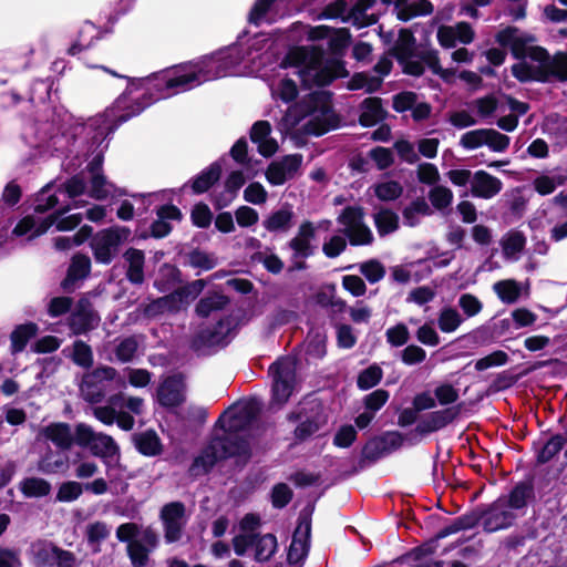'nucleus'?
Here are the masks:
<instances>
[{"label": "nucleus", "mask_w": 567, "mask_h": 567, "mask_svg": "<svg viewBox=\"0 0 567 567\" xmlns=\"http://www.w3.org/2000/svg\"><path fill=\"white\" fill-rule=\"evenodd\" d=\"M369 156L374 161L380 171L389 168L394 163L393 153L388 147L375 146L369 152Z\"/></svg>", "instance_id": "obj_64"}, {"label": "nucleus", "mask_w": 567, "mask_h": 567, "mask_svg": "<svg viewBox=\"0 0 567 567\" xmlns=\"http://www.w3.org/2000/svg\"><path fill=\"white\" fill-rule=\"evenodd\" d=\"M480 523L483 524V517L481 507H477L475 511L463 514L456 518L449 525L440 530L441 536H450L456 534L461 530L472 529L476 527Z\"/></svg>", "instance_id": "obj_29"}, {"label": "nucleus", "mask_w": 567, "mask_h": 567, "mask_svg": "<svg viewBox=\"0 0 567 567\" xmlns=\"http://www.w3.org/2000/svg\"><path fill=\"white\" fill-rule=\"evenodd\" d=\"M235 458L237 464H247L251 458V446L241 434L223 432L213 436L193 460L189 472L193 475L208 474L221 461Z\"/></svg>", "instance_id": "obj_1"}, {"label": "nucleus", "mask_w": 567, "mask_h": 567, "mask_svg": "<svg viewBox=\"0 0 567 567\" xmlns=\"http://www.w3.org/2000/svg\"><path fill=\"white\" fill-rule=\"evenodd\" d=\"M509 360L508 354L503 350H495L492 353L478 359L475 362L476 371H484L492 367H501L507 363Z\"/></svg>", "instance_id": "obj_59"}, {"label": "nucleus", "mask_w": 567, "mask_h": 567, "mask_svg": "<svg viewBox=\"0 0 567 567\" xmlns=\"http://www.w3.org/2000/svg\"><path fill=\"white\" fill-rule=\"evenodd\" d=\"M509 136L499 133L494 128H486L485 131V145L488 146L493 152L502 153L505 152L509 146Z\"/></svg>", "instance_id": "obj_57"}, {"label": "nucleus", "mask_w": 567, "mask_h": 567, "mask_svg": "<svg viewBox=\"0 0 567 567\" xmlns=\"http://www.w3.org/2000/svg\"><path fill=\"white\" fill-rule=\"evenodd\" d=\"M38 565L49 567H75L76 556L74 553L58 547L52 543L38 542Z\"/></svg>", "instance_id": "obj_12"}, {"label": "nucleus", "mask_w": 567, "mask_h": 567, "mask_svg": "<svg viewBox=\"0 0 567 567\" xmlns=\"http://www.w3.org/2000/svg\"><path fill=\"white\" fill-rule=\"evenodd\" d=\"M277 0H256L248 13V22L259 27Z\"/></svg>", "instance_id": "obj_54"}, {"label": "nucleus", "mask_w": 567, "mask_h": 567, "mask_svg": "<svg viewBox=\"0 0 567 567\" xmlns=\"http://www.w3.org/2000/svg\"><path fill=\"white\" fill-rule=\"evenodd\" d=\"M131 231L127 227L114 226L99 231L90 246L97 264L110 265L118 254V247L127 240Z\"/></svg>", "instance_id": "obj_4"}, {"label": "nucleus", "mask_w": 567, "mask_h": 567, "mask_svg": "<svg viewBox=\"0 0 567 567\" xmlns=\"http://www.w3.org/2000/svg\"><path fill=\"white\" fill-rule=\"evenodd\" d=\"M358 433L353 425H342L333 436V445L341 449H348L355 442Z\"/></svg>", "instance_id": "obj_62"}, {"label": "nucleus", "mask_w": 567, "mask_h": 567, "mask_svg": "<svg viewBox=\"0 0 567 567\" xmlns=\"http://www.w3.org/2000/svg\"><path fill=\"white\" fill-rule=\"evenodd\" d=\"M292 497L293 493L286 483H278L271 489V504L275 508L286 507Z\"/></svg>", "instance_id": "obj_60"}, {"label": "nucleus", "mask_w": 567, "mask_h": 567, "mask_svg": "<svg viewBox=\"0 0 567 567\" xmlns=\"http://www.w3.org/2000/svg\"><path fill=\"white\" fill-rule=\"evenodd\" d=\"M567 439L563 434H555L543 445L536 454V465L550 462L565 446Z\"/></svg>", "instance_id": "obj_37"}, {"label": "nucleus", "mask_w": 567, "mask_h": 567, "mask_svg": "<svg viewBox=\"0 0 567 567\" xmlns=\"http://www.w3.org/2000/svg\"><path fill=\"white\" fill-rule=\"evenodd\" d=\"M43 434L61 450H70L73 445V434L68 423H52L43 429Z\"/></svg>", "instance_id": "obj_28"}, {"label": "nucleus", "mask_w": 567, "mask_h": 567, "mask_svg": "<svg viewBox=\"0 0 567 567\" xmlns=\"http://www.w3.org/2000/svg\"><path fill=\"white\" fill-rule=\"evenodd\" d=\"M192 224L197 228H208L213 221V213L207 204L199 202L190 210Z\"/></svg>", "instance_id": "obj_53"}, {"label": "nucleus", "mask_w": 567, "mask_h": 567, "mask_svg": "<svg viewBox=\"0 0 567 567\" xmlns=\"http://www.w3.org/2000/svg\"><path fill=\"white\" fill-rule=\"evenodd\" d=\"M501 498L514 513L525 514L526 508L536 502L534 477L529 476L515 483L507 494L501 495Z\"/></svg>", "instance_id": "obj_11"}, {"label": "nucleus", "mask_w": 567, "mask_h": 567, "mask_svg": "<svg viewBox=\"0 0 567 567\" xmlns=\"http://www.w3.org/2000/svg\"><path fill=\"white\" fill-rule=\"evenodd\" d=\"M156 398L159 405L166 409H175L186 401V384L184 375L173 374L167 377L157 388Z\"/></svg>", "instance_id": "obj_10"}, {"label": "nucleus", "mask_w": 567, "mask_h": 567, "mask_svg": "<svg viewBox=\"0 0 567 567\" xmlns=\"http://www.w3.org/2000/svg\"><path fill=\"white\" fill-rule=\"evenodd\" d=\"M133 441L138 453L144 456L153 457L163 453L162 441L154 430L134 434Z\"/></svg>", "instance_id": "obj_24"}, {"label": "nucleus", "mask_w": 567, "mask_h": 567, "mask_svg": "<svg viewBox=\"0 0 567 567\" xmlns=\"http://www.w3.org/2000/svg\"><path fill=\"white\" fill-rule=\"evenodd\" d=\"M327 423V416L323 413V405L320 402H310V412L296 426L293 431L295 440L305 442L315 435Z\"/></svg>", "instance_id": "obj_14"}, {"label": "nucleus", "mask_w": 567, "mask_h": 567, "mask_svg": "<svg viewBox=\"0 0 567 567\" xmlns=\"http://www.w3.org/2000/svg\"><path fill=\"white\" fill-rule=\"evenodd\" d=\"M83 493V486L75 481H68L60 485L55 499L62 503L76 501Z\"/></svg>", "instance_id": "obj_55"}, {"label": "nucleus", "mask_w": 567, "mask_h": 567, "mask_svg": "<svg viewBox=\"0 0 567 567\" xmlns=\"http://www.w3.org/2000/svg\"><path fill=\"white\" fill-rule=\"evenodd\" d=\"M503 188L499 178L485 171H476L471 181V193L474 197L489 199L496 196Z\"/></svg>", "instance_id": "obj_17"}, {"label": "nucleus", "mask_w": 567, "mask_h": 567, "mask_svg": "<svg viewBox=\"0 0 567 567\" xmlns=\"http://www.w3.org/2000/svg\"><path fill=\"white\" fill-rule=\"evenodd\" d=\"M462 322L463 318L457 310L452 307L443 308L437 318L439 329L445 333L455 331Z\"/></svg>", "instance_id": "obj_46"}, {"label": "nucleus", "mask_w": 567, "mask_h": 567, "mask_svg": "<svg viewBox=\"0 0 567 567\" xmlns=\"http://www.w3.org/2000/svg\"><path fill=\"white\" fill-rule=\"evenodd\" d=\"M446 536H441L440 530L430 539L423 542L421 545L412 548L409 553L405 554L404 557L413 560H421L432 554L435 553L439 540L445 538Z\"/></svg>", "instance_id": "obj_47"}, {"label": "nucleus", "mask_w": 567, "mask_h": 567, "mask_svg": "<svg viewBox=\"0 0 567 567\" xmlns=\"http://www.w3.org/2000/svg\"><path fill=\"white\" fill-rule=\"evenodd\" d=\"M268 372L272 377L271 400L282 405L288 402L293 391L295 364L288 358H280L270 364Z\"/></svg>", "instance_id": "obj_5"}, {"label": "nucleus", "mask_w": 567, "mask_h": 567, "mask_svg": "<svg viewBox=\"0 0 567 567\" xmlns=\"http://www.w3.org/2000/svg\"><path fill=\"white\" fill-rule=\"evenodd\" d=\"M33 337H35V322L18 326L10 336L12 352L18 353L23 351L29 340Z\"/></svg>", "instance_id": "obj_39"}, {"label": "nucleus", "mask_w": 567, "mask_h": 567, "mask_svg": "<svg viewBox=\"0 0 567 567\" xmlns=\"http://www.w3.org/2000/svg\"><path fill=\"white\" fill-rule=\"evenodd\" d=\"M512 75L520 83L539 82L547 83V78L542 68H535L525 61L515 63L511 68Z\"/></svg>", "instance_id": "obj_33"}, {"label": "nucleus", "mask_w": 567, "mask_h": 567, "mask_svg": "<svg viewBox=\"0 0 567 567\" xmlns=\"http://www.w3.org/2000/svg\"><path fill=\"white\" fill-rule=\"evenodd\" d=\"M185 505L182 502H171L165 504L159 513V518L164 527V539L167 544L179 542L183 536L185 516Z\"/></svg>", "instance_id": "obj_9"}, {"label": "nucleus", "mask_w": 567, "mask_h": 567, "mask_svg": "<svg viewBox=\"0 0 567 567\" xmlns=\"http://www.w3.org/2000/svg\"><path fill=\"white\" fill-rule=\"evenodd\" d=\"M429 199L434 208L441 210L451 205L453 200V193L445 186H434L429 192Z\"/></svg>", "instance_id": "obj_56"}, {"label": "nucleus", "mask_w": 567, "mask_h": 567, "mask_svg": "<svg viewBox=\"0 0 567 567\" xmlns=\"http://www.w3.org/2000/svg\"><path fill=\"white\" fill-rule=\"evenodd\" d=\"M68 324L76 336L86 333L94 328V312L92 302L87 298L82 297L78 300L74 310L68 318Z\"/></svg>", "instance_id": "obj_16"}, {"label": "nucleus", "mask_w": 567, "mask_h": 567, "mask_svg": "<svg viewBox=\"0 0 567 567\" xmlns=\"http://www.w3.org/2000/svg\"><path fill=\"white\" fill-rule=\"evenodd\" d=\"M124 260L127 262L125 272L126 279L136 286H141L145 281L144 266L145 254L143 250L130 247L123 254Z\"/></svg>", "instance_id": "obj_20"}, {"label": "nucleus", "mask_w": 567, "mask_h": 567, "mask_svg": "<svg viewBox=\"0 0 567 567\" xmlns=\"http://www.w3.org/2000/svg\"><path fill=\"white\" fill-rule=\"evenodd\" d=\"M255 547V560L258 563L268 561L277 551L278 543L274 534H257Z\"/></svg>", "instance_id": "obj_35"}, {"label": "nucleus", "mask_w": 567, "mask_h": 567, "mask_svg": "<svg viewBox=\"0 0 567 567\" xmlns=\"http://www.w3.org/2000/svg\"><path fill=\"white\" fill-rule=\"evenodd\" d=\"M390 398V392L384 389H377L363 398V405L365 410L377 413L381 410Z\"/></svg>", "instance_id": "obj_58"}, {"label": "nucleus", "mask_w": 567, "mask_h": 567, "mask_svg": "<svg viewBox=\"0 0 567 567\" xmlns=\"http://www.w3.org/2000/svg\"><path fill=\"white\" fill-rule=\"evenodd\" d=\"M71 359L81 368H91L93 365V352L91 347L82 340H75Z\"/></svg>", "instance_id": "obj_48"}, {"label": "nucleus", "mask_w": 567, "mask_h": 567, "mask_svg": "<svg viewBox=\"0 0 567 567\" xmlns=\"http://www.w3.org/2000/svg\"><path fill=\"white\" fill-rule=\"evenodd\" d=\"M374 225L380 237L394 233L399 228V216L390 208H381L373 215Z\"/></svg>", "instance_id": "obj_36"}, {"label": "nucleus", "mask_w": 567, "mask_h": 567, "mask_svg": "<svg viewBox=\"0 0 567 567\" xmlns=\"http://www.w3.org/2000/svg\"><path fill=\"white\" fill-rule=\"evenodd\" d=\"M93 456L101 458H113L120 456V447L111 435L105 433H96L95 439L90 447Z\"/></svg>", "instance_id": "obj_31"}, {"label": "nucleus", "mask_w": 567, "mask_h": 567, "mask_svg": "<svg viewBox=\"0 0 567 567\" xmlns=\"http://www.w3.org/2000/svg\"><path fill=\"white\" fill-rule=\"evenodd\" d=\"M483 517V530L495 533L512 527L518 515L511 511L506 503L499 497L484 507H481Z\"/></svg>", "instance_id": "obj_7"}, {"label": "nucleus", "mask_w": 567, "mask_h": 567, "mask_svg": "<svg viewBox=\"0 0 567 567\" xmlns=\"http://www.w3.org/2000/svg\"><path fill=\"white\" fill-rule=\"evenodd\" d=\"M225 75V71L220 70L219 60L208 58L190 66V70L183 74H176L165 82L166 89L189 90L203 82L210 81Z\"/></svg>", "instance_id": "obj_3"}, {"label": "nucleus", "mask_w": 567, "mask_h": 567, "mask_svg": "<svg viewBox=\"0 0 567 567\" xmlns=\"http://www.w3.org/2000/svg\"><path fill=\"white\" fill-rule=\"evenodd\" d=\"M547 82L550 78L558 80L559 82L567 81V52H556L547 63L545 69Z\"/></svg>", "instance_id": "obj_38"}, {"label": "nucleus", "mask_w": 567, "mask_h": 567, "mask_svg": "<svg viewBox=\"0 0 567 567\" xmlns=\"http://www.w3.org/2000/svg\"><path fill=\"white\" fill-rule=\"evenodd\" d=\"M151 548H147L140 540L131 542L127 545V555L133 567H145L150 559Z\"/></svg>", "instance_id": "obj_51"}, {"label": "nucleus", "mask_w": 567, "mask_h": 567, "mask_svg": "<svg viewBox=\"0 0 567 567\" xmlns=\"http://www.w3.org/2000/svg\"><path fill=\"white\" fill-rule=\"evenodd\" d=\"M221 164L216 161L197 174L190 184L192 192L196 195L208 192L221 176Z\"/></svg>", "instance_id": "obj_22"}, {"label": "nucleus", "mask_w": 567, "mask_h": 567, "mask_svg": "<svg viewBox=\"0 0 567 567\" xmlns=\"http://www.w3.org/2000/svg\"><path fill=\"white\" fill-rule=\"evenodd\" d=\"M310 537L311 515L302 512L298 517V525L292 534L287 554V560L290 565L299 564L306 559L310 549Z\"/></svg>", "instance_id": "obj_8"}, {"label": "nucleus", "mask_w": 567, "mask_h": 567, "mask_svg": "<svg viewBox=\"0 0 567 567\" xmlns=\"http://www.w3.org/2000/svg\"><path fill=\"white\" fill-rule=\"evenodd\" d=\"M365 212L362 206H346L339 216L337 223L344 226V229L353 228L364 223Z\"/></svg>", "instance_id": "obj_45"}, {"label": "nucleus", "mask_w": 567, "mask_h": 567, "mask_svg": "<svg viewBox=\"0 0 567 567\" xmlns=\"http://www.w3.org/2000/svg\"><path fill=\"white\" fill-rule=\"evenodd\" d=\"M352 41L351 32L348 28H333L330 37L328 38V50L331 55L342 58L346 50Z\"/></svg>", "instance_id": "obj_34"}, {"label": "nucleus", "mask_w": 567, "mask_h": 567, "mask_svg": "<svg viewBox=\"0 0 567 567\" xmlns=\"http://www.w3.org/2000/svg\"><path fill=\"white\" fill-rule=\"evenodd\" d=\"M493 290L502 302L515 303L520 296V287L514 279L499 280L494 284Z\"/></svg>", "instance_id": "obj_40"}, {"label": "nucleus", "mask_w": 567, "mask_h": 567, "mask_svg": "<svg viewBox=\"0 0 567 567\" xmlns=\"http://www.w3.org/2000/svg\"><path fill=\"white\" fill-rule=\"evenodd\" d=\"M183 282L182 271L173 264L165 262L158 269L157 278L154 280V288L158 292L166 293L174 290L175 286Z\"/></svg>", "instance_id": "obj_25"}, {"label": "nucleus", "mask_w": 567, "mask_h": 567, "mask_svg": "<svg viewBox=\"0 0 567 567\" xmlns=\"http://www.w3.org/2000/svg\"><path fill=\"white\" fill-rule=\"evenodd\" d=\"M91 272V259L84 254H75L68 267L66 275L61 281V287L65 291H70L74 284L85 279Z\"/></svg>", "instance_id": "obj_19"}, {"label": "nucleus", "mask_w": 567, "mask_h": 567, "mask_svg": "<svg viewBox=\"0 0 567 567\" xmlns=\"http://www.w3.org/2000/svg\"><path fill=\"white\" fill-rule=\"evenodd\" d=\"M179 256L183 258V265L196 268L203 271L214 269L218 265V259L214 254L202 250L199 247L188 251L181 250Z\"/></svg>", "instance_id": "obj_23"}, {"label": "nucleus", "mask_w": 567, "mask_h": 567, "mask_svg": "<svg viewBox=\"0 0 567 567\" xmlns=\"http://www.w3.org/2000/svg\"><path fill=\"white\" fill-rule=\"evenodd\" d=\"M385 336H386V341L392 346V347H402L404 346L409 339H410V332H409V329L408 327L400 322V323H396L395 326L389 328L385 332Z\"/></svg>", "instance_id": "obj_63"}, {"label": "nucleus", "mask_w": 567, "mask_h": 567, "mask_svg": "<svg viewBox=\"0 0 567 567\" xmlns=\"http://www.w3.org/2000/svg\"><path fill=\"white\" fill-rule=\"evenodd\" d=\"M229 302V297L221 292L213 291L198 300L195 307V313L197 317L206 319L213 312L225 309Z\"/></svg>", "instance_id": "obj_26"}, {"label": "nucleus", "mask_w": 567, "mask_h": 567, "mask_svg": "<svg viewBox=\"0 0 567 567\" xmlns=\"http://www.w3.org/2000/svg\"><path fill=\"white\" fill-rule=\"evenodd\" d=\"M316 238V227L310 220L300 224L297 235L288 243L293 259H307L315 254L311 241Z\"/></svg>", "instance_id": "obj_15"}, {"label": "nucleus", "mask_w": 567, "mask_h": 567, "mask_svg": "<svg viewBox=\"0 0 567 567\" xmlns=\"http://www.w3.org/2000/svg\"><path fill=\"white\" fill-rule=\"evenodd\" d=\"M340 116L331 110L330 106L323 105L321 115L311 117L303 125V132L308 135L322 136L340 126Z\"/></svg>", "instance_id": "obj_18"}, {"label": "nucleus", "mask_w": 567, "mask_h": 567, "mask_svg": "<svg viewBox=\"0 0 567 567\" xmlns=\"http://www.w3.org/2000/svg\"><path fill=\"white\" fill-rule=\"evenodd\" d=\"M206 286L207 281L205 279H196L176 288L175 290L183 305H188L203 292Z\"/></svg>", "instance_id": "obj_49"}, {"label": "nucleus", "mask_w": 567, "mask_h": 567, "mask_svg": "<svg viewBox=\"0 0 567 567\" xmlns=\"http://www.w3.org/2000/svg\"><path fill=\"white\" fill-rule=\"evenodd\" d=\"M416 40L413 32L410 29H401L399 31V38L395 45L391 49V55H393L398 62H404L415 53Z\"/></svg>", "instance_id": "obj_30"}, {"label": "nucleus", "mask_w": 567, "mask_h": 567, "mask_svg": "<svg viewBox=\"0 0 567 567\" xmlns=\"http://www.w3.org/2000/svg\"><path fill=\"white\" fill-rule=\"evenodd\" d=\"M293 212L291 206L286 205L272 212L264 221V227L270 233H286L292 226Z\"/></svg>", "instance_id": "obj_27"}, {"label": "nucleus", "mask_w": 567, "mask_h": 567, "mask_svg": "<svg viewBox=\"0 0 567 567\" xmlns=\"http://www.w3.org/2000/svg\"><path fill=\"white\" fill-rule=\"evenodd\" d=\"M460 412V405L431 412L417 423L414 431L422 436L437 432L451 424L458 416Z\"/></svg>", "instance_id": "obj_13"}, {"label": "nucleus", "mask_w": 567, "mask_h": 567, "mask_svg": "<svg viewBox=\"0 0 567 567\" xmlns=\"http://www.w3.org/2000/svg\"><path fill=\"white\" fill-rule=\"evenodd\" d=\"M87 128H89L87 135L90 136L87 152L90 154H94L99 150L105 151L107 148V144H105L103 147H102V145H103L105 138L111 133H113L114 127L112 125L94 126L93 124H90L87 126Z\"/></svg>", "instance_id": "obj_41"}, {"label": "nucleus", "mask_w": 567, "mask_h": 567, "mask_svg": "<svg viewBox=\"0 0 567 567\" xmlns=\"http://www.w3.org/2000/svg\"><path fill=\"white\" fill-rule=\"evenodd\" d=\"M384 445L382 440L378 435L369 439L361 450V457L358 461V466L354 468V473L363 470L367 466V462L374 463L385 455Z\"/></svg>", "instance_id": "obj_32"}, {"label": "nucleus", "mask_w": 567, "mask_h": 567, "mask_svg": "<svg viewBox=\"0 0 567 567\" xmlns=\"http://www.w3.org/2000/svg\"><path fill=\"white\" fill-rule=\"evenodd\" d=\"M359 268L370 284H377L385 276V268L378 259L367 260L360 264Z\"/></svg>", "instance_id": "obj_52"}, {"label": "nucleus", "mask_w": 567, "mask_h": 567, "mask_svg": "<svg viewBox=\"0 0 567 567\" xmlns=\"http://www.w3.org/2000/svg\"><path fill=\"white\" fill-rule=\"evenodd\" d=\"M374 194L382 202H391L401 197L403 187L396 181L382 182L375 185Z\"/></svg>", "instance_id": "obj_50"}, {"label": "nucleus", "mask_w": 567, "mask_h": 567, "mask_svg": "<svg viewBox=\"0 0 567 567\" xmlns=\"http://www.w3.org/2000/svg\"><path fill=\"white\" fill-rule=\"evenodd\" d=\"M383 378V370L377 363L369 365L368 368L360 371L357 378V386L367 391L377 386Z\"/></svg>", "instance_id": "obj_43"}, {"label": "nucleus", "mask_w": 567, "mask_h": 567, "mask_svg": "<svg viewBox=\"0 0 567 567\" xmlns=\"http://www.w3.org/2000/svg\"><path fill=\"white\" fill-rule=\"evenodd\" d=\"M236 320L233 316L221 317L215 324L200 328L190 341L189 348L198 354L208 353L213 348H225L230 343V333L236 329Z\"/></svg>", "instance_id": "obj_2"}, {"label": "nucleus", "mask_w": 567, "mask_h": 567, "mask_svg": "<svg viewBox=\"0 0 567 567\" xmlns=\"http://www.w3.org/2000/svg\"><path fill=\"white\" fill-rule=\"evenodd\" d=\"M501 245L506 257L514 256L524 250L526 236L520 230L512 229L503 237Z\"/></svg>", "instance_id": "obj_42"}, {"label": "nucleus", "mask_w": 567, "mask_h": 567, "mask_svg": "<svg viewBox=\"0 0 567 567\" xmlns=\"http://www.w3.org/2000/svg\"><path fill=\"white\" fill-rule=\"evenodd\" d=\"M138 344L134 337L123 339L115 348V355L118 361L131 362L137 351Z\"/></svg>", "instance_id": "obj_61"}, {"label": "nucleus", "mask_w": 567, "mask_h": 567, "mask_svg": "<svg viewBox=\"0 0 567 567\" xmlns=\"http://www.w3.org/2000/svg\"><path fill=\"white\" fill-rule=\"evenodd\" d=\"M343 235L348 238L351 246H367L374 240L373 234L369 226L363 223L353 228L343 229Z\"/></svg>", "instance_id": "obj_44"}, {"label": "nucleus", "mask_w": 567, "mask_h": 567, "mask_svg": "<svg viewBox=\"0 0 567 567\" xmlns=\"http://www.w3.org/2000/svg\"><path fill=\"white\" fill-rule=\"evenodd\" d=\"M230 409L231 406L220 414L215 426L219 427L223 432L240 434V432L247 431L258 419L262 404L257 398H250L236 412L229 414L227 422H225L224 416Z\"/></svg>", "instance_id": "obj_6"}, {"label": "nucleus", "mask_w": 567, "mask_h": 567, "mask_svg": "<svg viewBox=\"0 0 567 567\" xmlns=\"http://www.w3.org/2000/svg\"><path fill=\"white\" fill-rule=\"evenodd\" d=\"M360 107L362 110L359 115V124L363 127H372L385 120L388 112L383 109L382 99L370 96L364 99Z\"/></svg>", "instance_id": "obj_21"}]
</instances>
